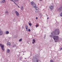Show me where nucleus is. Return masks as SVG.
<instances>
[{"mask_svg": "<svg viewBox=\"0 0 62 62\" xmlns=\"http://www.w3.org/2000/svg\"><path fill=\"white\" fill-rule=\"evenodd\" d=\"M5 13H6V14L7 13L8 14V11H6L5 12Z\"/></svg>", "mask_w": 62, "mask_h": 62, "instance_id": "412c9836", "label": "nucleus"}, {"mask_svg": "<svg viewBox=\"0 0 62 62\" xmlns=\"http://www.w3.org/2000/svg\"><path fill=\"white\" fill-rule=\"evenodd\" d=\"M29 25H30V26H31V25H32V23H29Z\"/></svg>", "mask_w": 62, "mask_h": 62, "instance_id": "6ab92c4d", "label": "nucleus"}, {"mask_svg": "<svg viewBox=\"0 0 62 62\" xmlns=\"http://www.w3.org/2000/svg\"><path fill=\"white\" fill-rule=\"evenodd\" d=\"M0 46L2 50L3 51H5V48H4L5 46H4V45L0 43Z\"/></svg>", "mask_w": 62, "mask_h": 62, "instance_id": "f03ea898", "label": "nucleus"}, {"mask_svg": "<svg viewBox=\"0 0 62 62\" xmlns=\"http://www.w3.org/2000/svg\"><path fill=\"white\" fill-rule=\"evenodd\" d=\"M36 62H39V59L37 58H35Z\"/></svg>", "mask_w": 62, "mask_h": 62, "instance_id": "2eb2a0df", "label": "nucleus"}, {"mask_svg": "<svg viewBox=\"0 0 62 62\" xmlns=\"http://www.w3.org/2000/svg\"><path fill=\"white\" fill-rule=\"evenodd\" d=\"M16 46V45H14L13 46V47H15V46Z\"/></svg>", "mask_w": 62, "mask_h": 62, "instance_id": "b1692460", "label": "nucleus"}, {"mask_svg": "<svg viewBox=\"0 0 62 62\" xmlns=\"http://www.w3.org/2000/svg\"><path fill=\"white\" fill-rule=\"evenodd\" d=\"M35 42H36V40L35 39H33L32 40V44H34Z\"/></svg>", "mask_w": 62, "mask_h": 62, "instance_id": "1a4fd4ad", "label": "nucleus"}, {"mask_svg": "<svg viewBox=\"0 0 62 62\" xmlns=\"http://www.w3.org/2000/svg\"><path fill=\"white\" fill-rule=\"evenodd\" d=\"M40 1H42V0H39Z\"/></svg>", "mask_w": 62, "mask_h": 62, "instance_id": "473e14b6", "label": "nucleus"}, {"mask_svg": "<svg viewBox=\"0 0 62 62\" xmlns=\"http://www.w3.org/2000/svg\"><path fill=\"white\" fill-rule=\"evenodd\" d=\"M7 53H9V52H10V50L8 49L7 50Z\"/></svg>", "mask_w": 62, "mask_h": 62, "instance_id": "4468645a", "label": "nucleus"}, {"mask_svg": "<svg viewBox=\"0 0 62 62\" xmlns=\"http://www.w3.org/2000/svg\"><path fill=\"white\" fill-rule=\"evenodd\" d=\"M54 7L53 6H50L49 7V8L51 9V10H53L54 9Z\"/></svg>", "mask_w": 62, "mask_h": 62, "instance_id": "39448f33", "label": "nucleus"}, {"mask_svg": "<svg viewBox=\"0 0 62 62\" xmlns=\"http://www.w3.org/2000/svg\"><path fill=\"white\" fill-rule=\"evenodd\" d=\"M50 62H54V61L53 60H50Z\"/></svg>", "mask_w": 62, "mask_h": 62, "instance_id": "5701e85b", "label": "nucleus"}, {"mask_svg": "<svg viewBox=\"0 0 62 62\" xmlns=\"http://www.w3.org/2000/svg\"><path fill=\"white\" fill-rule=\"evenodd\" d=\"M16 14V15L17 16H19V13L17 11H15Z\"/></svg>", "mask_w": 62, "mask_h": 62, "instance_id": "423d86ee", "label": "nucleus"}, {"mask_svg": "<svg viewBox=\"0 0 62 62\" xmlns=\"http://www.w3.org/2000/svg\"><path fill=\"white\" fill-rule=\"evenodd\" d=\"M61 50H62V48H60V49Z\"/></svg>", "mask_w": 62, "mask_h": 62, "instance_id": "7c9ffc66", "label": "nucleus"}, {"mask_svg": "<svg viewBox=\"0 0 62 62\" xmlns=\"http://www.w3.org/2000/svg\"><path fill=\"white\" fill-rule=\"evenodd\" d=\"M49 19V18H48V17H47V20H48V19Z\"/></svg>", "mask_w": 62, "mask_h": 62, "instance_id": "c756f323", "label": "nucleus"}, {"mask_svg": "<svg viewBox=\"0 0 62 62\" xmlns=\"http://www.w3.org/2000/svg\"><path fill=\"white\" fill-rule=\"evenodd\" d=\"M59 33H60L59 30L58 29H56L54 31L51 33V35L50 36L51 37H53V38L55 42H56L57 41H59V36L55 35H59Z\"/></svg>", "mask_w": 62, "mask_h": 62, "instance_id": "f257e3e1", "label": "nucleus"}, {"mask_svg": "<svg viewBox=\"0 0 62 62\" xmlns=\"http://www.w3.org/2000/svg\"><path fill=\"white\" fill-rule=\"evenodd\" d=\"M31 5H32V6H33V5L35 4V3H34V1L31 2Z\"/></svg>", "mask_w": 62, "mask_h": 62, "instance_id": "0eeeda50", "label": "nucleus"}, {"mask_svg": "<svg viewBox=\"0 0 62 62\" xmlns=\"http://www.w3.org/2000/svg\"><path fill=\"white\" fill-rule=\"evenodd\" d=\"M44 37L45 38V37H46V36L45 35Z\"/></svg>", "mask_w": 62, "mask_h": 62, "instance_id": "2f4dec72", "label": "nucleus"}, {"mask_svg": "<svg viewBox=\"0 0 62 62\" xmlns=\"http://www.w3.org/2000/svg\"><path fill=\"white\" fill-rule=\"evenodd\" d=\"M36 20H37V19H38V17H36Z\"/></svg>", "mask_w": 62, "mask_h": 62, "instance_id": "c85d7f7f", "label": "nucleus"}, {"mask_svg": "<svg viewBox=\"0 0 62 62\" xmlns=\"http://www.w3.org/2000/svg\"><path fill=\"white\" fill-rule=\"evenodd\" d=\"M60 16H61V17H62V12L61 13V14H60Z\"/></svg>", "mask_w": 62, "mask_h": 62, "instance_id": "4be33fe9", "label": "nucleus"}, {"mask_svg": "<svg viewBox=\"0 0 62 62\" xmlns=\"http://www.w3.org/2000/svg\"><path fill=\"white\" fill-rule=\"evenodd\" d=\"M22 28H23V27H22Z\"/></svg>", "mask_w": 62, "mask_h": 62, "instance_id": "72a5a7b5", "label": "nucleus"}, {"mask_svg": "<svg viewBox=\"0 0 62 62\" xmlns=\"http://www.w3.org/2000/svg\"><path fill=\"white\" fill-rule=\"evenodd\" d=\"M23 6H22L21 7V10H23Z\"/></svg>", "mask_w": 62, "mask_h": 62, "instance_id": "f3484780", "label": "nucleus"}, {"mask_svg": "<svg viewBox=\"0 0 62 62\" xmlns=\"http://www.w3.org/2000/svg\"><path fill=\"white\" fill-rule=\"evenodd\" d=\"M22 38L21 39L19 40V41L21 42L22 40Z\"/></svg>", "mask_w": 62, "mask_h": 62, "instance_id": "a211bd4d", "label": "nucleus"}, {"mask_svg": "<svg viewBox=\"0 0 62 62\" xmlns=\"http://www.w3.org/2000/svg\"><path fill=\"white\" fill-rule=\"evenodd\" d=\"M7 45L8 46H11V44L10 43H9L7 44Z\"/></svg>", "mask_w": 62, "mask_h": 62, "instance_id": "ddd939ff", "label": "nucleus"}, {"mask_svg": "<svg viewBox=\"0 0 62 62\" xmlns=\"http://www.w3.org/2000/svg\"><path fill=\"white\" fill-rule=\"evenodd\" d=\"M25 28L26 29V31H28V27L27 25L26 26Z\"/></svg>", "mask_w": 62, "mask_h": 62, "instance_id": "6e6552de", "label": "nucleus"}, {"mask_svg": "<svg viewBox=\"0 0 62 62\" xmlns=\"http://www.w3.org/2000/svg\"><path fill=\"white\" fill-rule=\"evenodd\" d=\"M62 10V7H60L58 9L59 11H60Z\"/></svg>", "mask_w": 62, "mask_h": 62, "instance_id": "9d476101", "label": "nucleus"}, {"mask_svg": "<svg viewBox=\"0 0 62 62\" xmlns=\"http://www.w3.org/2000/svg\"><path fill=\"white\" fill-rule=\"evenodd\" d=\"M1 3H6V1H5V0H3L2 1H1Z\"/></svg>", "mask_w": 62, "mask_h": 62, "instance_id": "f8f14e48", "label": "nucleus"}, {"mask_svg": "<svg viewBox=\"0 0 62 62\" xmlns=\"http://www.w3.org/2000/svg\"><path fill=\"white\" fill-rule=\"evenodd\" d=\"M39 11V8L38 7H36L35 9V12L36 13H38Z\"/></svg>", "mask_w": 62, "mask_h": 62, "instance_id": "7ed1b4c3", "label": "nucleus"}, {"mask_svg": "<svg viewBox=\"0 0 62 62\" xmlns=\"http://www.w3.org/2000/svg\"><path fill=\"white\" fill-rule=\"evenodd\" d=\"M15 5H16V6H18V8H20V7H19V6H18V5H17V4H16V3H15Z\"/></svg>", "mask_w": 62, "mask_h": 62, "instance_id": "aec40b11", "label": "nucleus"}, {"mask_svg": "<svg viewBox=\"0 0 62 62\" xmlns=\"http://www.w3.org/2000/svg\"><path fill=\"white\" fill-rule=\"evenodd\" d=\"M10 0V1H12V2H13L14 3H15V2H14V1H13V0Z\"/></svg>", "mask_w": 62, "mask_h": 62, "instance_id": "393cba45", "label": "nucleus"}, {"mask_svg": "<svg viewBox=\"0 0 62 62\" xmlns=\"http://www.w3.org/2000/svg\"><path fill=\"white\" fill-rule=\"evenodd\" d=\"M28 31L29 32H30V31H31V30H30V29H29Z\"/></svg>", "mask_w": 62, "mask_h": 62, "instance_id": "a878e982", "label": "nucleus"}, {"mask_svg": "<svg viewBox=\"0 0 62 62\" xmlns=\"http://www.w3.org/2000/svg\"><path fill=\"white\" fill-rule=\"evenodd\" d=\"M32 6L33 8H36V7H37V6H36V5L35 4L32 5Z\"/></svg>", "mask_w": 62, "mask_h": 62, "instance_id": "9b49d317", "label": "nucleus"}, {"mask_svg": "<svg viewBox=\"0 0 62 62\" xmlns=\"http://www.w3.org/2000/svg\"><path fill=\"white\" fill-rule=\"evenodd\" d=\"M3 35V31L0 29V36H2Z\"/></svg>", "mask_w": 62, "mask_h": 62, "instance_id": "20e7f679", "label": "nucleus"}, {"mask_svg": "<svg viewBox=\"0 0 62 62\" xmlns=\"http://www.w3.org/2000/svg\"><path fill=\"white\" fill-rule=\"evenodd\" d=\"M6 34H9V32L8 31H7L6 32Z\"/></svg>", "mask_w": 62, "mask_h": 62, "instance_id": "dca6fc26", "label": "nucleus"}, {"mask_svg": "<svg viewBox=\"0 0 62 62\" xmlns=\"http://www.w3.org/2000/svg\"><path fill=\"white\" fill-rule=\"evenodd\" d=\"M18 1V0H14L15 2H17V1Z\"/></svg>", "mask_w": 62, "mask_h": 62, "instance_id": "cd10ccee", "label": "nucleus"}, {"mask_svg": "<svg viewBox=\"0 0 62 62\" xmlns=\"http://www.w3.org/2000/svg\"><path fill=\"white\" fill-rule=\"evenodd\" d=\"M36 27H37L38 26V25L37 24H36Z\"/></svg>", "mask_w": 62, "mask_h": 62, "instance_id": "bb28decb", "label": "nucleus"}]
</instances>
